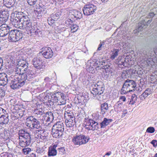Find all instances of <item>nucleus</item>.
I'll list each match as a JSON object with an SVG mask.
<instances>
[{"label": "nucleus", "mask_w": 157, "mask_h": 157, "mask_svg": "<svg viewBox=\"0 0 157 157\" xmlns=\"http://www.w3.org/2000/svg\"><path fill=\"white\" fill-rule=\"evenodd\" d=\"M28 67V63L24 59L19 61L10 57V88L16 90L23 86L35 77Z\"/></svg>", "instance_id": "1"}, {"label": "nucleus", "mask_w": 157, "mask_h": 157, "mask_svg": "<svg viewBox=\"0 0 157 157\" xmlns=\"http://www.w3.org/2000/svg\"><path fill=\"white\" fill-rule=\"evenodd\" d=\"M20 19V25L19 28L23 29H25L27 34L31 36H42L41 28L37 26L36 23H32V20H31L28 15H22Z\"/></svg>", "instance_id": "2"}, {"label": "nucleus", "mask_w": 157, "mask_h": 157, "mask_svg": "<svg viewBox=\"0 0 157 157\" xmlns=\"http://www.w3.org/2000/svg\"><path fill=\"white\" fill-rule=\"evenodd\" d=\"M24 110L22 111L17 106L14 105L10 106V132H15L17 128L16 124L19 117L24 115Z\"/></svg>", "instance_id": "3"}, {"label": "nucleus", "mask_w": 157, "mask_h": 157, "mask_svg": "<svg viewBox=\"0 0 157 157\" xmlns=\"http://www.w3.org/2000/svg\"><path fill=\"white\" fill-rule=\"evenodd\" d=\"M15 2L16 0H10V23L13 27L19 28L20 25V19L22 14L17 11L15 5Z\"/></svg>", "instance_id": "4"}, {"label": "nucleus", "mask_w": 157, "mask_h": 157, "mask_svg": "<svg viewBox=\"0 0 157 157\" xmlns=\"http://www.w3.org/2000/svg\"><path fill=\"white\" fill-rule=\"evenodd\" d=\"M92 89L91 92L94 97L97 96V98L98 100H100L102 97L101 95L103 96V93L105 90V86L101 82H98L96 83L93 84L92 85Z\"/></svg>", "instance_id": "5"}, {"label": "nucleus", "mask_w": 157, "mask_h": 157, "mask_svg": "<svg viewBox=\"0 0 157 157\" xmlns=\"http://www.w3.org/2000/svg\"><path fill=\"white\" fill-rule=\"evenodd\" d=\"M97 59H93L88 60L86 63V69L90 73H94L96 71L100 69L101 62Z\"/></svg>", "instance_id": "6"}, {"label": "nucleus", "mask_w": 157, "mask_h": 157, "mask_svg": "<svg viewBox=\"0 0 157 157\" xmlns=\"http://www.w3.org/2000/svg\"><path fill=\"white\" fill-rule=\"evenodd\" d=\"M139 90V88L136 87V84L135 81L128 79L126 80L124 83L121 90L122 94H124L127 92H132L135 90Z\"/></svg>", "instance_id": "7"}, {"label": "nucleus", "mask_w": 157, "mask_h": 157, "mask_svg": "<svg viewBox=\"0 0 157 157\" xmlns=\"http://www.w3.org/2000/svg\"><path fill=\"white\" fill-rule=\"evenodd\" d=\"M3 3L6 8L2 12H0V25L7 21L9 16L10 0H3Z\"/></svg>", "instance_id": "8"}, {"label": "nucleus", "mask_w": 157, "mask_h": 157, "mask_svg": "<svg viewBox=\"0 0 157 157\" xmlns=\"http://www.w3.org/2000/svg\"><path fill=\"white\" fill-rule=\"evenodd\" d=\"M88 135H85L82 134H77L73 137L72 141L75 145H81L85 144L90 140Z\"/></svg>", "instance_id": "9"}, {"label": "nucleus", "mask_w": 157, "mask_h": 157, "mask_svg": "<svg viewBox=\"0 0 157 157\" xmlns=\"http://www.w3.org/2000/svg\"><path fill=\"white\" fill-rule=\"evenodd\" d=\"M19 137L20 141L24 143L25 146H21V147L28 146L30 143L31 137L30 134L26 130L21 129L19 131Z\"/></svg>", "instance_id": "10"}, {"label": "nucleus", "mask_w": 157, "mask_h": 157, "mask_svg": "<svg viewBox=\"0 0 157 157\" xmlns=\"http://www.w3.org/2000/svg\"><path fill=\"white\" fill-rule=\"evenodd\" d=\"M25 124L31 129H38L40 126V122L32 116H29L26 118Z\"/></svg>", "instance_id": "11"}, {"label": "nucleus", "mask_w": 157, "mask_h": 157, "mask_svg": "<svg viewBox=\"0 0 157 157\" xmlns=\"http://www.w3.org/2000/svg\"><path fill=\"white\" fill-rule=\"evenodd\" d=\"M50 93H43L39 96L40 101L48 107L51 108L53 105V102L50 100Z\"/></svg>", "instance_id": "12"}, {"label": "nucleus", "mask_w": 157, "mask_h": 157, "mask_svg": "<svg viewBox=\"0 0 157 157\" xmlns=\"http://www.w3.org/2000/svg\"><path fill=\"white\" fill-rule=\"evenodd\" d=\"M101 69L104 70L103 71V74L102 75V77L106 79L111 77L112 71L111 67L107 61H103L101 62V65L100 69Z\"/></svg>", "instance_id": "13"}, {"label": "nucleus", "mask_w": 157, "mask_h": 157, "mask_svg": "<svg viewBox=\"0 0 157 157\" xmlns=\"http://www.w3.org/2000/svg\"><path fill=\"white\" fill-rule=\"evenodd\" d=\"M42 58V56H37L34 57L32 60V62L33 67L37 70H40L45 68V63Z\"/></svg>", "instance_id": "14"}, {"label": "nucleus", "mask_w": 157, "mask_h": 157, "mask_svg": "<svg viewBox=\"0 0 157 157\" xmlns=\"http://www.w3.org/2000/svg\"><path fill=\"white\" fill-rule=\"evenodd\" d=\"M129 57L127 56L125 58L122 56H119L117 59L116 60L115 63L118 65L119 68H123L124 67H127L130 65L129 60H132L131 59H129Z\"/></svg>", "instance_id": "15"}, {"label": "nucleus", "mask_w": 157, "mask_h": 157, "mask_svg": "<svg viewBox=\"0 0 157 157\" xmlns=\"http://www.w3.org/2000/svg\"><path fill=\"white\" fill-rule=\"evenodd\" d=\"M96 6L91 3H88L85 5L82 9L84 15L87 16L93 14L96 10Z\"/></svg>", "instance_id": "16"}, {"label": "nucleus", "mask_w": 157, "mask_h": 157, "mask_svg": "<svg viewBox=\"0 0 157 157\" xmlns=\"http://www.w3.org/2000/svg\"><path fill=\"white\" fill-rule=\"evenodd\" d=\"M23 36L21 31L14 29L10 30V42H16L21 39Z\"/></svg>", "instance_id": "17"}, {"label": "nucleus", "mask_w": 157, "mask_h": 157, "mask_svg": "<svg viewBox=\"0 0 157 157\" xmlns=\"http://www.w3.org/2000/svg\"><path fill=\"white\" fill-rule=\"evenodd\" d=\"M97 123L94 122L93 119H89L85 121L84 123V127L88 130L94 131L99 129L100 128L97 127Z\"/></svg>", "instance_id": "18"}, {"label": "nucleus", "mask_w": 157, "mask_h": 157, "mask_svg": "<svg viewBox=\"0 0 157 157\" xmlns=\"http://www.w3.org/2000/svg\"><path fill=\"white\" fill-rule=\"evenodd\" d=\"M9 72L7 73H0V86H5L10 85L8 83V81L10 78V74Z\"/></svg>", "instance_id": "19"}, {"label": "nucleus", "mask_w": 157, "mask_h": 157, "mask_svg": "<svg viewBox=\"0 0 157 157\" xmlns=\"http://www.w3.org/2000/svg\"><path fill=\"white\" fill-rule=\"evenodd\" d=\"M40 53L46 59L51 58L53 55V52L51 48L47 47L43 48L42 51L40 52Z\"/></svg>", "instance_id": "20"}, {"label": "nucleus", "mask_w": 157, "mask_h": 157, "mask_svg": "<svg viewBox=\"0 0 157 157\" xmlns=\"http://www.w3.org/2000/svg\"><path fill=\"white\" fill-rule=\"evenodd\" d=\"M50 100H51L53 102H58L61 98H64V94L62 93L58 92L54 94L50 93Z\"/></svg>", "instance_id": "21"}, {"label": "nucleus", "mask_w": 157, "mask_h": 157, "mask_svg": "<svg viewBox=\"0 0 157 157\" xmlns=\"http://www.w3.org/2000/svg\"><path fill=\"white\" fill-rule=\"evenodd\" d=\"M44 118L43 120L45 122H52L54 119V115L53 113L51 111L47 112L43 115Z\"/></svg>", "instance_id": "22"}, {"label": "nucleus", "mask_w": 157, "mask_h": 157, "mask_svg": "<svg viewBox=\"0 0 157 157\" xmlns=\"http://www.w3.org/2000/svg\"><path fill=\"white\" fill-rule=\"evenodd\" d=\"M52 129L63 132L64 130L63 124L61 122H57L53 126Z\"/></svg>", "instance_id": "23"}, {"label": "nucleus", "mask_w": 157, "mask_h": 157, "mask_svg": "<svg viewBox=\"0 0 157 157\" xmlns=\"http://www.w3.org/2000/svg\"><path fill=\"white\" fill-rule=\"evenodd\" d=\"M79 79L80 80L82 81L84 84L87 85L90 80L91 77L88 75L84 74L82 75L81 73Z\"/></svg>", "instance_id": "24"}, {"label": "nucleus", "mask_w": 157, "mask_h": 157, "mask_svg": "<svg viewBox=\"0 0 157 157\" xmlns=\"http://www.w3.org/2000/svg\"><path fill=\"white\" fill-rule=\"evenodd\" d=\"M112 121H113V120L112 119H108L106 118H104L103 121L101 122V121L99 123L100 128H105Z\"/></svg>", "instance_id": "25"}, {"label": "nucleus", "mask_w": 157, "mask_h": 157, "mask_svg": "<svg viewBox=\"0 0 157 157\" xmlns=\"http://www.w3.org/2000/svg\"><path fill=\"white\" fill-rule=\"evenodd\" d=\"M92 117L93 119V120L94 121V122H95L98 123L97 124V127L100 128L99 123L101 121V117L100 116L99 112H97L94 113L92 115Z\"/></svg>", "instance_id": "26"}, {"label": "nucleus", "mask_w": 157, "mask_h": 157, "mask_svg": "<svg viewBox=\"0 0 157 157\" xmlns=\"http://www.w3.org/2000/svg\"><path fill=\"white\" fill-rule=\"evenodd\" d=\"M152 93L151 89L148 88L145 90L144 92L139 97L140 99L143 100L144 99L148 96L151 94Z\"/></svg>", "instance_id": "27"}, {"label": "nucleus", "mask_w": 157, "mask_h": 157, "mask_svg": "<svg viewBox=\"0 0 157 157\" xmlns=\"http://www.w3.org/2000/svg\"><path fill=\"white\" fill-rule=\"evenodd\" d=\"M64 118L65 121H71L73 120V121H75V118L74 116V115L72 113L68 112L65 113L64 114Z\"/></svg>", "instance_id": "28"}, {"label": "nucleus", "mask_w": 157, "mask_h": 157, "mask_svg": "<svg viewBox=\"0 0 157 157\" xmlns=\"http://www.w3.org/2000/svg\"><path fill=\"white\" fill-rule=\"evenodd\" d=\"M52 136L55 138H59L62 137L63 134V132H60L59 131L52 129Z\"/></svg>", "instance_id": "29"}, {"label": "nucleus", "mask_w": 157, "mask_h": 157, "mask_svg": "<svg viewBox=\"0 0 157 157\" xmlns=\"http://www.w3.org/2000/svg\"><path fill=\"white\" fill-rule=\"evenodd\" d=\"M137 99V96L135 94H132L130 97V98L128 99L127 103L128 105H133L136 102Z\"/></svg>", "instance_id": "30"}, {"label": "nucleus", "mask_w": 157, "mask_h": 157, "mask_svg": "<svg viewBox=\"0 0 157 157\" xmlns=\"http://www.w3.org/2000/svg\"><path fill=\"white\" fill-rule=\"evenodd\" d=\"M82 14L80 11L75 10L74 11V14H72L71 17L73 19H74V20H75V19L79 20L82 18Z\"/></svg>", "instance_id": "31"}, {"label": "nucleus", "mask_w": 157, "mask_h": 157, "mask_svg": "<svg viewBox=\"0 0 157 157\" xmlns=\"http://www.w3.org/2000/svg\"><path fill=\"white\" fill-rule=\"evenodd\" d=\"M9 116L7 114L4 115L2 114L0 117V123L1 124H7L9 121Z\"/></svg>", "instance_id": "32"}, {"label": "nucleus", "mask_w": 157, "mask_h": 157, "mask_svg": "<svg viewBox=\"0 0 157 157\" xmlns=\"http://www.w3.org/2000/svg\"><path fill=\"white\" fill-rule=\"evenodd\" d=\"M109 108L108 103L105 102L102 104L100 106L101 112V113L103 115L105 114Z\"/></svg>", "instance_id": "33"}, {"label": "nucleus", "mask_w": 157, "mask_h": 157, "mask_svg": "<svg viewBox=\"0 0 157 157\" xmlns=\"http://www.w3.org/2000/svg\"><path fill=\"white\" fill-rule=\"evenodd\" d=\"M61 15V12L58 11L52 13L50 17L56 21L59 18Z\"/></svg>", "instance_id": "34"}, {"label": "nucleus", "mask_w": 157, "mask_h": 157, "mask_svg": "<svg viewBox=\"0 0 157 157\" xmlns=\"http://www.w3.org/2000/svg\"><path fill=\"white\" fill-rule=\"evenodd\" d=\"M64 147L62 141L57 140L56 141H54L52 145L49 147Z\"/></svg>", "instance_id": "35"}, {"label": "nucleus", "mask_w": 157, "mask_h": 157, "mask_svg": "<svg viewBox=\"0 0 157 157\" xmlns=\"http://www.w3.org/2000/svg\"><path fill=\"white\" fill-rule=\"evenodd\" d=\"M119 49H113V51H112V54L110 55V58L111 59L113 60L118 55Z\"/></svg>", "instance_id": "36"}, {"label": "nucleus", "mask_w": 157, "mask_h": 157, "mask_svg": "<svg viewBox=\"0 0 157 157\" xmlns=\"http://www.w3.org/2000/svg\"><path fill=\"white\" fill-rule=\"evenodd\" d=\"M4 89L5 91H3L2 89H0V97H4L6 93L7 94V92H8L9 93L10 86L9 85H7L5 86Z\"/></svg>", "instance_id": "37"}, {"label": "nucleus", "mask_w": 157, "mask_h": 157, "mask_svg": "<svg viewBox=\"0 0 157 157\" xmlns=\"http://www.w3.org/2000/svg\"><path fill=\"white\" fill-rule=\"evenodd\" d=\"M56 148H49L48 151V155L49 156H54L57 154V151L55 149Z\"/></svg>", "instance_id": "38"}, {"label": "nucleus", "mask_w": 157, "mask_h": 157, "mask_svg": "<svg viewBox=\"0 0 157 157\" xmlns=\"http://www.w3.org/2000/svg\"><path fill=\"white\" fill-rule=\"evenodd\" d=\"M65 123L66 126L67 127L70 128L74 126L75 124V121H73V120L70 121H69V120H68V121H65Z\"/></svg>", "instance_id": "39"}, {"label": "nucleus", "mask_w": 157, "mask_h": 157, "mask_svg": "<svg viewBox=\"0 0 157 157\" xmlns=\"http://www.w3.org/2000/svg\"><path fill=\"white\" fill-rule=\"evenodd\" d=\"M44 111L43 109L40 108L39 109H34L33 113L35 114L42 115L43 114Z\"/></svg>", "instance_id": "40"}, {"label": "nucleus", "mask_w": 157, "mask_h": 157, "mask_svg": "<svg viewBox=\"0 0 157 157\" xmlns=\"http://www.w3.org/2000/svg\"><path fill=\"white\" fill-rule=\"evenodd\" d=\"M40 138V140L41 142L45 141L47 140L48 137L46 136L45 133L44 132H43L41 133Z\"/></svg>", "instance_id": "41"}, {"label": "nucleus", "mask_w": 157, "mask_h": 157, "mask_svg": "<svg viewBox=\"0 0 157 157\" xmlns=\"http://www.w3.org/2000/svg\"><path fill=\"white\" fill-rule=\"evenodd\" d=\"M78 26L76 24H73L71 25L70 28L72 33H74L76 32L78 29Z\"/></svg>", "instance_id": "42"}, {"label": "nucleus", "mask_w": 157, "mask_h": 157, "mask_svg": "<svg viewBox=\"0 0 157 157\" xmlns=\"http://www.w3.org/2000/svg\"><path fill=\"white\" fill-rule=\"evenodd\" d=\"M41 132L39 130H36L34 132V136L35 138L40 139V136Z\"/></svg>", "instance_id": "43"}, {"label": "nucleus", "mask_w": 157, "mask_h": 157, "mask_svg": "<svg viewBox=\"0 0 157 157\" xmlns=\"http://www.w3.org/2000/svg\"><path fill=\"white\" fill-rule=\"evenodd\" d=\"M37 1V0H26L28 4L31 6H33L36 4Z\"/></svg>", "instance_id": "44"}, {"label": "nucleus", "mask_w": 157, "mask_h": 157, "mask_svg": "<svg viewBox=\"0 0 157 157\" xmlns=\"http://www.w3.org/2000/svg\"><path fill=\"white\" fill-rule=\"evenodd\" d=\"M121 103H118L114 105V109L115 111H121Z\"/></svg>", "instance_id": "45"}, {"label": "nucleus", "mask_w": 157, "mask_h": 157, "mask_svg": "<svg viewBox=\"0 0 157 157\" xmlns=\"http://www.w3.org/2000/svg\"><path fill=\"white\" fill-rule=\"evenodd\" d=\"M155 130L154 127H149L147 128L146 130V132L149 133H153L155 132Z\"/></svg>", "instance_id": "46"}, {"label": "nucleus", "mask_w": 157, "mask_h": 157, "mask_svg": "<svg viewBox=\"0 0 157 157\" xmlns=\"http://www.w3.org/2000/svg\"><path fill=\"white\" fill-rule=\"evenodd\" d=\"M152 21V19H150L147 21H146L145 20H144L142 21L141 24L144 25H147L149 24Z\"/></svg>", "instance_id": "47"}, {"label": "nucleus", "mask_w": 157, "mask_h": 157, "mask_svg": "<svg viewBox=\"0 0 157 157\" xmlns=\"http://www.w3.org/2000/svg\"><path fill=\"white\" fill-rule=\"evenodd\" d=\"M144 26V25H143L142 24V25L139 24L138 29L134 30V33H136L139 32V31H141L142 30V29Z\"/></svg>", "instance_id": "48"}, {"label": "nucleus", "mask_w": 157, "mask_h": 157, "mask_svg": "<svg viewBox=\"0 0 157 157\" xmlns=\"http://www.w3.org/2000/svg\"><path fill=\"white\" fill-rule=\"evenodd\" d=\"M55 21L52 19L51 17L48 18V24L50 25H52L54 23Z\"/></svg>", "instance_id": "49"}, {"label": "nucleus", "mask_w": 157, "mask_h": 157, "mask_svg": "<svg viewBox=\"0 0 157 157\" xmlns=\"http://www.w3.org/2000/svg\"><path fill=\"white\" fill-rule=\"evenodd\" d=\"M31 151L30 148H25L22 149L23 152L25 154L27 155Z\"/></svg>", "instance_id": "50"}, {"label": "nucleus", "mask_w": 157, "mask_h": 157, "mask_svg": "<svg viewBox=\"0 0 157 157\" xmlns=\"http://www.w3.org/2000/svg\"><path fill=\"white\" fill-rule=\"evenodd\" d=\"M6 27H7V28L6 29V30L7 32L6 33H4L2 36V37L5 36L8 34L9 38V37L10 36V27L9 26L7 25H6Z\"/></svg>", "instance_id": "51"}, {"label": "nucleus", "mask_w": 157, "mask_h": 157, "mask_svg": "<svg viewBox=\"0 0 157 157\" xmlns=\"http://www.w3.org/2000/svg\"><path fill=\"white\" fill-rule=\"evenodd\" d=\"M105 44V42L103 41L102 42H101L98 46V48L97 49V50L100 51L101 50L102 46H103V47H104V46Z\"/></svg>", "instance_id": "52"}, {"label": "nucleus", "mask_w": 157, "mask_h": 157, "mask_svg": "<svg viewBox=\"0 0 157 157\" xmlns=\"http://www.w3.org/2000/svg\"><path fill=\"white\" fill-rule=\"evenodd\" d=\"M65 97L64 96V98H61L62 99V100H63L62 102H59L57 105H65L66 103V100L65 99Z\"/></svg>", "instance_id": "53"}, {"label": "nucleus", "mask_w": 157, "mask_h": 157, "mask_svg": "<svg viewBox=\"0 0 157 157\" xmlns=\"http://www.w3.org/2000/svg\"><path fill=\"white\" fill-rule=\"evenodd\" d=\"M128 75L126 71H123L121 75V77L122 78H126Z\"/></svg>", "instance_id": "54"}, {"label": "nucleus", "mask_w": 157, "mask_h": 157, "mask_svg": "<svg viewBox=\"0 0 157 157\" xmlns=\"http://www.w3.org/2000/svg\"><path fill=\"white\" fill-rule=\"evenodd\" d=\"M155 15L154 13L153 12H151L149 13L147 15L146 17L147 18H151L153 17Z\"/></svg>", "instance_id": "55"}, {"label": "nucleus", "mask_w": 157, "mask_h": 157, "mask_svg": "<svg viewBox=\"0 0 157 157\" xmlns=\"http://www.w3.org/2000/svg\"><path fill=\"white\" fill-rule=\"evenodd\" d=\"M151 143L153 145V146L155 147L157 146V140H152L151 142Z\"/></svg>", "instance_id": "56"}, {"label": "nucleus", "mask_w": 157, "mask_h": 157, "mask_svg": "<svg viewBox=\"0 0 157 157\" xmlns=\"http://www.w3.org/2000/svg\"><path fill=\"white\" fill-rule=\"evenodd\" d=\"M58 149L60 152V154L66 153V152L64 151H65V148H59Z\"/></svg>", "instance_id": "57"}, {"label": "nucleus", "mask_w": 157, "mask_h": 157, "mask_svg": "<svg viewBox=\"0 0 157 157\" xmlns=\"http://www.w3.org/2000/svg\"><path fill=\"white\" fill-rule=\"evenodd\" d=\"M74 21L72 20H71V19H68L67 21H66V22L67 23H68V24L69 25H72V24L73 23Z\"/></svg>", "instance_id": "58"}, {"label": "nucleus", "mask_w": 157, "mask_h": 157, "mask_svg": "<svg viewBox=\"0 0 157 157\" xmlns=\"http://www.w3.org/2000/svg\"><path fill=\"white\" fill-rule=\"evenodd\" d=\"M127 113L128 112L127 110V109L124 110L123 111V113H122V115L121 116V117L123 118L126 115Z\"/></svg>", "instance_id": "59"}, {"label": "nucleus", "mask_w": 157, "mask_h": 157, "mask_svg": "<svg viewBox=\"0 0 157 157\" xmlns=\"http://www.w3.org/2000/svg\"><path fill=\"white\" fill-rule=\"evenodd\" d=\"M16 102V101L15 99L13 98L10 99V103L11 105V106L12 105H14L13 104H15Z\"/></svg>", "instance_id": "60"}, {"label": "nucleus", "mask_w": 157, "mask_h": 157, "mask_svg": "<svg viewBox=\"0 0 157 157\" xmlns=\"http://www.w3.org/2000/svg\"><path fill=\"white\" fill-rule=\"evenodd\" d=\"M3 61L2 58L0 57V70H1L3 66Z\"/></svg>", "instance_id": "61"}, {"label": "nucleus", "mask_w": 157, "mask_h": 157, "mask_svg": "<svg viewBox=\"0 0 157 157\" xmlns=\"http://www.w3.org/2000/svg\"><path fill=\"white\" fill-rule=\"evenodd\" d=\"M120 99L123 101H125L126 100V98L124 96H121L120 97Z\"/></svg>", "instance_id": "62"}, {"label": "nucleus", "mask_w": 157, "mask_h": 157, "mask_svg": "<svg viewBox=\"0 0 157 157\" xmlns=\"http://www.w3.org/2000/svg\"><path fill=\"white\" fill-rule=\"evenodd\" d=\"M43 10H42L40 9H39L38 12L40 13V14H43L44 13H45V12H44L45 11L43 9Z\"/></svg>", "instance_id": "63"}, {"label": "nucleus", "mask_w": 157, "mask_h": 157, "mask_svg": "<svg viewBox=\"0 0 157 157\" xmlns=\"http://www.w3.org/2000/svg\"><path fill=\"white\" fill-rule=\"evenodd\" d=\"M51 79V78H49L48 77H47L44 78V81L45 82H50Z\"/></svg>", "instance_id": "64"}]
</instances>
